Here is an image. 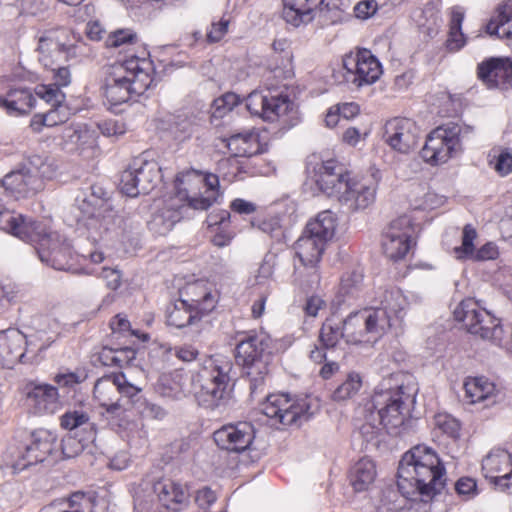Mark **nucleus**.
I'll return each instance as SVG.
<instances>
[{"label":"nucleus","mask_w":512,"mask_h":512,"mask_svg":"<svg viewBox=\"0 0 512 512\" xmlns=\"http://www.w3.org/2000/svg\"><path fill=\"white\" fill-rule=\"evenodd\" d=\"M79 435L75 432L74 435H68L63 438L61 443L62 454L65 458H74L78 456L87 447L89 443L94 441L85 440V435L78 437Z\"/></svg>","instance_id":"603ef678"},{"label":"nucleus","mask_w":512,"mask_h":512,"mask_svg":"<svg viewBox=\"0 0 512 512\" xmlns=\"http://www.w3.org/2000/svg\"><path fill=\"white\" fill-rule=\"evenodd\" d=\"M325 243L305 232L295 243L296 255L304 266L314 267L319 262Z\"/></svg>","instance_id":"f704fd0d"},{"label":"nucleus","mask_w":512,"mask_h":512,"mask_svg":"<svg viewBox=\"0 0 512 512\" xmlns=\"http://www.w3.org/2000/svg\"><path fill=\"white\" fill-rule=\"evenodd\" d=\"M57 436L46 429H38L31 434V443L26 448L25 463L12 465V473L17 474L30 465L43 462L56 447Z\"/></svg>","instance_id":"4be33fe9"},{"label":"nucleus","mask_w":512,"mask_h":512,"mask_svg":"<svg viewBox=\"0 0 512 512\" xmlns=\"http://www.w3.org/2000/svg\"><path fill=\"white\" fill-rule=\"evenodd\" d=\"M138 410L144 418L163 419L166 415L165 410L161 406L146 400L139 403Z\"/></svg>","instance_id":"e2e57ef3"},{"label":"nucleus","mask_w":512,"mask_h":512,"mask_svg":"<svg viewBox=\"0 0 512 512\" xmlns=\"http://www.w3.org/2000/svg\"><path fill=\"white\" fill-rule=\"evenodd\" d=\"M486 32L499 38L512 39V0L497 9V14L486 25Z\"/></svg>","instance_id":"4c0bfd02"},{"label":"nucleus","mask_w":512,"mask_h":512,"mask_svg":"<svg viewBox=\"0 0 512 512\" xmlns=\"http://www.w3.org/2000/svg\"><path fill=\"white\" fill-rule=\"evenodd\" d=\"M62 428L73 431L83 432L85 440L95 441L97 436V426L90 420L89 414L82 409H72L65 412L60 418Z\"/></svg>","instance_id":"7c9ffc66"},{"label":"nucleus","mask_w":512,"mask_h":512,"mask_svg":"<svg viewBox=\"0 0 512 512\" xmlns=\"http://www.w3.org/2000/svg\"><path fill=\"white\" fill-rule=\"evenodd\" d=\"M99 276L106 282L107 288L111 290H117L121 286L122 275L116 268L103 267Z\"/></svg>","instance_id":"774afa93"},{"label":"nucleus","mask_w":512,"mask_h":512,"mask_svg":"<svg viewBox=\"0 0 512 512\" xmlns=\"http://www.w3.org/2000/svg\"><path fill=\"white\" fill-rule=\"evenodd\" d=\"M201 317L202 315L196 313L195 310L180 299L175 303L173 308L169 310L167 323L170 326L181 329L194 324L195 321L199 320Z\"/></svg>","instance_id":"a18cd8bd"},{"label":"nucleus","mask_w":512,"mask_h":512,"mask_svg":"<svg viewBox=\"0 0 512 512\" xmlns=\"http://www.w3.org/2000/svg\"><path fill=\"white\" fill-rule=\"evenodd\" d=\"M227 147L236 156L251 157L262 152L259 134L255 130L243 131L228 138Z\"/></svg>","instance_id":"72a5a7b5"},{"label":"nucleus","mask_w":512,"mask_h":512,"mask_svg":"<svg viewBox=\"0 0 512 512\" xmlns=\"http://www.w3.org/2000/svg\"><path fill=\"white\" fill-rule=\"evenodd\" d=\"M232 362L220 355L210 357L205 361L198 373L199 389L195 396L198 403L211 410L225 407L230 400L229 383Z\"/></svg>","instance_id":"39448f33"},{"label":"nucleus","mask_w":512,"mask_h":512,"mask_svg":"<svg viewBox=\"0 0 512 512\" xmlns=\"http://www.w3.org/2000/svg\"><path fill=\"white\" fill-rule=\"evenodd\" d=\"M306 399H291L287 394H271L262 404V412L283 425H301L311 415Z\"/></svg>","instance_id":"4468645a"},{"label":"nucleus","mask_w":512,"mask_h":512,"mask_svg":"<svg viewBox=\"0 0 512 512\" xmlns=\"http://www.w3.org/2000/svg\"><path fill=\"white\" fill-rule=\"evenodd\" d=\"M376 477L374 462L369 458H362L357 461L349 473L350 484L355 491L361 492L369 488Z\"/></svg>","instance_id":"58836bf2"},{"label":"nucleus","mask_w":512,"mask_h":512,"mask_svg":"<svg viewBox=\"0 0 512 512\" xmlns=\"http://www.w3.org/2000/svg\"><path fill=\"white\" fill-rule=\"evenodd\" d=\"M315 183L318 188L327 196L340 198L344 189L350 180L349 174L345 171L343 165L334 159L323 161L314 169Z\"/></svg>","instance_id":"6ab92c4d"},{"label":"nucleus","mask_w":512,"mask_h":512,"mask_svg":"<svg viewBox=\"0 0 512 512\" xmlns=\"http://www.w3.org/2000/svg\"><path fill=\"white\" fill-rule=\"evenodd\" d=\"M347 80L358 87L376 82L382 74L379 60L367 49L359 50L355 57L344 61Z\"/></svg>","instance_id":"f3484780"},{"label":"nucleus","mask_w":512,"mask_h":512,"mask_svg":"<svg viewBox=\"0 0 512 512\" xmlns=\"http://www.w3.org/2000/svg\"><path fill=\"white\" fill-rule=\"evenodd\" d=\"M56 169L48 157L33 155L3 177L2 187L16 200L29 198L43 189V180L52 178Z\"/></svg>","instance_id":"423d86ee"},{"label":"nucleus","mask_w":512,"mask_h":512,"mask_svg":"<svg viewBox=\"0 0 512 512\" xmlns=\"http://www.w3.org/2000/svg\"><path fill=\"white\" fill-rule=\"evenodd\" d=\"M477 75L488 88L507 89L512 82V61L490 58L478 65Z\"/></svg>","instance_id":"393cba45"},{"label":"nucleus","mask_w":512,"mask_h":512,"mask_svg":"<svg viewBox=\"0 0 512 512\" xmlns=\"http://www.w3.org/2000/svg\"><path fill=\"white\" fill-rule=\"evenodd\" d=\"M485 477L502 492L512 488V454L503 449H493L483 460Z\"/></svg>","instance_id":"aec40b11"},{"label":"nucleus","mask_w":512,"mask_h":512,"mask_svg":"<svg viewBox=\"0 0 512 512\" xmlns=\"http://www.w3.org/2000/svg\"><path fill=\"white\" fill-rule=\"evenodd\" d=\"M28 400L38 413L53 414L60 407L58 390L49 384L35 386L28 393Z\"/></svg>","instance_id":"473e14b6"},{"label":"nucleus","mask_w":512,"mask_h":512,"mask_svg":"<svg viewBox=\"0 0 512 512\" xmlns=\"http://www.w3.org/2000/svg\"><path fill=\"white\" fill-rule=\"evenodd\" d=\"M453 314L455 320L461 322L468 333L500 347L508 345L512 329L506 332L500 321L481 307L475 299L462 300Z\"/></svg>","instance_id":"6e6552de"},{"label":"nucleus","mask_w":512,"mask_h":512,"mask_svg":"<svg viewBox=\"0 0 512 512\" xmlns=\"http://www.w3.org/2000/svg\"><path fill=\"white\" fill-rule=\"evenodd\" d=\"M49 7V0H22L21 9L24 14L37 16Z\"/></svg>","instance_id":"338daca9"},{"label":"nucleus","mask_w":512,"mask_h":512,"mask_svg":"<svg viewBox=\"0 0 512 512\" xmlns=\"http://www.w3.org/2000/svg\"><path fill=\"white\" fill-rule=\"evenodd\" d=\"M93 503L84 493H74L68 500L59 504H51L41 512H92Z\"/></svg>","instance_id":"c03bdc74"},{"label":"nucleus","mask_w":512,"mask_h":512,"mask_svg":"<svg viewBox=\"0 0 512 512\" xmlns=\"http://www.w3.org/2000/svg\"><path fill=\"white\" fill-rule=\"evenodd\" d=\"M46 127H54L65 123L69 118V111L64 103L51 107L49 111L44 113Z\"/></svg>","instance_id":"bf43d9fd"},{"label":"nucleus","mask_w":512,"mask_h":512,"mask_svg":"<svg viewBox=\"0 0 512 512\" xmlns=\"http://www.w3.org/2000/svg\"><path fill=\"white\" fill-rule=\"evenodd\" d=\"M335 228L336 219L333 213L325 210L320 212L315 220L307 224L305 232L326 243L333 237Z\"/></svg>","instance_id":"a19ab883"},{"label":"nucleus","mask_w":512,"mask_h":512,"mask_svg":"<svg viewBox=\"0 0 512 512\" xmlns=\"http://www.w3.org/2000/svg\"><path fill=\"white\" fill-rule=\"evenodd\" d=\"M284 21L293 26L306 25L313 20V11L323 0H282Z\"/></svg>","instance_id":"c756f323"},{"label":"nucleus","mask_w":512,"mask_h":512,"mask_svg":"<svg viewBox=\"0 0 512 512\" xmlns=\"http://www.w3.org/2000/svg\"><path fill=\"white\" fill-rule=\"evenodd\" d=\"M477 237L475 228L467 224L463 228L462 245L454 248L455 258L458 260L486 261L496 259L499 252L498 247L488 242L477 251L474 249V240Z\"/></svg>","instance_id":"a878e982"},{"label":"nucleus","mask_w":512,"mask_h":512,"mask_svg":"<svg viewBox=\"0 0 512 512\" xmlns=\"http://www.w3.org/2000/svg\"><path fill=\"white\" fill-rule=\"evenodd\" d=\"M35 94L51 105V107L56 106L57 104H62L65 100V94L54 84L37 85L35 87Z\"/></svg>","instance_id":"5fc2aeb1"},{"label":"nucleus","mask_w":512,"mask_h":512,"mask_svg":"<svg viewBox=\"0 0 512 512\" xmlns=\"http://www.w3.org/2000/svg\"><path fill=\"white\" fill-rule=\"evenodd\" d=\"M435 425L439 430L452 439H457L460 436V423L456 418L449 414H438L435 417Z\"/></svg>","instance_id":"6e6d98bb"},{"label":"nucleus","mask_w":512,"mask_h":512,"mask_svg":"<svg viewBox=\"0 0 512 512\" xmlns=\"http://www.w3.org/2000/svg\"><path fill=\"white\" fill-rule=\"evenodd\" d=\"M39 62L49 70L63 61V43L50 35L42 36L38 41Z\"/></svg>","instance_id":"e433bc0d"},{"label":"nucleus","mask_w":512,"mask_h":512,"mask_svg":"<svg viewBox=\"0 0 512 512\" xmlns=\"http://www.w3.org/2000/svg\"><path fill=\"white\" fill-rule=\"evenodd\" d=\"M141 391L142 388L129 382L124 373H110L95 382L93 398L105 409L111 425L125 428L127 406L140 401Z\"/></svg>","instance_id":"20e7f679"},{"label":"nucleus","mask_w":512,"mask_h":512,"mask_svg":"<svg viewBox=\"0 0 512 512\" xmlns=\"http://www.w3.org/2000/svg\"><path fill=\"white\" fill-rule=\"evenodd\" d=\"M465 397L469 403L475 404L492 398L495 395V384L485 377L468 378L464 383Z\"/></svg>","instance_id":"ea45409f"},{"label":"nucleus","mask_w":512,"mask_h":512,"mask_svg":"<svg viewBox=\"0 0 512 512\" xmlns=\"http://www.w3.org/2000/svg\"><path fill=\"white\" fill-rule=\"evenodd\" d=\"M246 107L251 114L273 122L292 110L293 103L286 95H265L253 91L246 98Z\"/></svg>","instance_id":"a211bd4d"},{"label":"nucleus","mask_w":512,"mask_h":512,"mask_svg":"<svg viewBox=\"0 0 512 512\" xmlns=\"http://www.w3.org/2000/svg\"><path fill=\"white\" fill-rule=\"evenodd\" d=\"M258 229L268 234L277 243L282 242L285 238V231L278 216H269L260 220Z\"/></svg>","instance_id":"864d4df0"},{"label":"nucleus","mask_w":512,"mask_h":512,"mask_svg":"<svg viewBox=\"0 0 512 512\" xmlns=\"http://www.w3.org/2000/svg\"><path fill=\"white\" fill-rule=\"evenodd\" d=\"M381 304V307L359 310L352 324L366 323L365 335L376 342L389 330L401 329L408 302L400 290H390L385 292Z\"/></svg>","instance_id":"0eeeda50"},{"label":"nucleus","mask_w":512,"mask_h":512,"mask_svg":"<svg viewBox=\"0 0 512 512\" xmlns=\"http://www.w3.org/2000/svg\"><path fill=\"white\" fill-rule=\"evenodd\" d=\"M376 190L377 184L372 179L350 178L338 200L351 210L365 209L375 201Z\"/></svg>","instance_id":"5701e85b"},{"label":"nucleus","mask_w":512,"mask_h":512,"mask_svg":"<svg viewBox=\"0 0 512 512\" xmlns=\"http://www.w3.org/2000/svg\"><path fill=\"white\" fill-rule=\"evenodd\" d=\"M153 490L161 505L168 511L181 512L189 506V492L179 482L168 478L160 479L154 483Z\"/></svg>","instance_id":"b1692460"},{"label":"nucleus","mask_w":512,"mask_h":512,"mask_svg":"<svg viewBox=\"0 0 512 512\" xmlns=\"http://www.w3.org/2000/svg\"><path fill=\"white\" fill-rule=\"evenodd\" d=\"M401 494L411 500L432 499L445 486V468L437 453L425 444H418L401 458L397 472Z\"/></svg>","instance_id":"f257e3e1"},{"label":"nucleus","mask_w":512,"mask_h":512,"mask_svg":"<svg viewBox=\"0 0 512 512\" xmlns=\"http://www.w3.org/2000/svg\"><path fill=\"white\" fill-rule=\"evenodd\" d=\"M192 123L186 117L178 116L174 119L170 126V133L173 135L175 140L184 141L188 139L192 134Z\"/></svg>","instance_id":"13d9d810"},{"label":"nucleus","mask_w":512,"mask_h":512,"mask_svg":"<svg viewBox=\"0 0 512 512\" xmlns=\"http://www.w3.org/2000/svg\"><path fill=\"white\" fill-rule=\"evenodd\" d=\"M275 260L276 256L274 254L267 253L264 256L254 276L255 284L264 285L271 279L274 273Z\"/></svg>","instance_id":"4d7b16f0"},{"label":"nucleus","mask_w":512,"mask_h":512,"mask_svg":"<svg viewBox=\"0 0 512 512\" xmlns=\"http://www.w3.org/2000/svg\"><path fill=\"white\" fill-rule=\"evenodd\" d=\"M26 336L18 329L10 328L0 332V363L12 368L25 356Z\"/></svg>","instance_id":"bb28decb"},{"label":"nucleus","mask_w":512,"mask_h":512,"mask_svg":"<svg viewBox=\"0 0 512 512\" xmlns=\"http://www.w3.org/2000/svg\"><path fill=\"white\" fill-rule=\"evenodd\" d=\"M463 20V10L460 7H454L451 12L449 38L446 41V46L449 51H458L465 44L464 35L461 31Z\"/></svg>","instance_id":"de8ad7c7"},{"label":"nucleus","mask_w":512,"mask_h":512,"mask_svg":"<svg viewBox=\"0 0 512 512\" xmlns=\"http://www.w3.org/2000/svg\"><path fill=\"white\" fill-rule=\"evenodd\" d=\"M161 168L155 160L136 158L120 178V190L129 197L150 193L161 181Z\"/></svg>","instance_id":"f8f14e48"},{"label":"nucleus","mask_w":512,"mask_h":512,"mask_svg":"<svg viewBox=\"0 0 512 512\" xmlns=\"http://www.w3.org/2000/svg\"><path fill=\"white\" fill-rule=\"evenodd\" d=\"M218 447L229 452L241 453L248 449L255 437L254 427L249 422L227 424L213 434Z\"/></svg>","instance_id":"412c9836"},{"label":"nucleus","mask_w":512,"mask_h":512,"mask_svg":"<svg viewBox=\"0 0 512 512\" xmlns=\"http://www.w3.org/2000/svg\"><path fill=\"white\" fill-rule=\"evenodd\" d=\"M63 138L75 148L92 147L96 143V131L86 124L71 125L65 128Z\"/></svg>","instance_id":"37998d69"},{"label":"nucleus","mask_w":512,"mask_h":512,"mask_svg":"<svg viewBox=\"0 0 512 512\" xmlns=\"http://www.w3.org/2000/svg\"><path fill=\"white\" fill-rule=\"evenodd\" d=\"M383 138L394 151L408 154L418 145L420 129L409 118H394L386 122Z\"/></svg>","instance_id":"dca6fc26"},{"label":"nucleus","mask_w":512,"mask_h":512,"mask_svg":"<svg viewBox=\"0 0 512 512\" xmlns=\"http://www.w3.org/2000/svg\"><path fill=\"white\" fill-rule=\"evenodd\" d=\"M359 315V311L351 312L345 318V342L352 345L369 344L373 345L376 343L375 339H368V335H365L366 323L353 324V319Z\"/></svg>","instance_id":"09e8293b"},{"label":"nucleus","mask_w":512,"mask_h":512,"mask_svg":"<svg viewBox=\"0 0 512 512\" xmlns=\"http://www.w3.org/2000/svg\"><path fill=\"white\" fill-rule=\"evenodd\" d=\"M269 337L264 333L249 332L236 346V361L249 378L251 393H255L268 373Z\"/></svg>","instance_id":"9d476101"},{"label":"nucleus","mask_w":512,"mask_h":512,"mask_svg":"<svg viewBox=\"0 0 512 512\" xmlns=\"http://www.w3.org/2000/svg\"><path fill=\"white\" fill-rule=\"evenodd\" d=\"M240 103V97L235 93H225L214 100L213 106L218 116H223Z\"/></svg>","instance_id":"680f3d73"},{"label":"nucleus","mask_w":512,"mask_h":512,"mask_svg":"<svg viewBox=\"0 0 512 512\" xmlns=\"http://www.w3.org/2000/svg\"><path fill=\"white\" fill-rule=\"evenodd\" d=\"M95 56L93 48L83 40L72 44L63 43V60L80 63Z\"/></svg>","instance_id":"8fccbe9b"},{"label":"nucleus","mask_w":512,"mask_h":512,"mask_svg":"<svg viewBox=\"0 0 512 512\" xmlns=\"http://www.w3.org/2000/svg\"><path fill=\"white\" fill-rule=\"evenodd\" d=\"M177 359L182 362L190 363L197 359L199 350L192 344H182L171 349Z\"/></svg>","instance_id":"69168bd1"},{"label":"nucleus","mask_w":512,"mask_h":512,"mask_svg":"<svg viewBox=\"0 0 512 512\" xmlns=\"http://www.w3.org/2000/svg\"><path fill=\"white\" fill-rule=\"evenodd\" d=\"M137 36L129 29H121L111 33L106 39V46L118 48L126 44H132Z\"/></svg>","instance_id":"052dcab7"},{"label":"nucleus","mask_w":512,"mask_h":512,"mask_svg":"<svg viewBox=\"0 0 512 512\" xmlns=\"http://www.w3.org/2000/svg\"><path fill=\"white\" fill-rule=\"evenodd\" d=\"M414 245V227L408 216H401L391 221L383 230L382 250L391 261L397 262L404 259Z\"/></svg>","instance_id":"2eb2a0df"},{"label":"nucleus","mask_w":512,"mask_h":512,"mask_svg":"<svg viewBox=\"0 0 512 512\" xmlns=\"http://www.w3.org/2000/svg\"><path fill=\"white\" fill-rule=\"evenodd\" d=\"M183 207L184 205L176 208L174 204H170L157 211L148 223L150 231L160 236L169 233L174 225L180 221Z\"/></svg>","instance_id":"c9c22d12"},{"label":"nucleus","mask_w":512,"mask_h":512,"mask_svg":"<svg viewBox=\"0 0 512 512\" xmlns=\"http://www.w3.org/2000/svg\"><path fill=\"white\" fill-rule=\"evenodd\" d=\"M345 334V319L336 321L334 318H328L320 329L319 341L325 349L334 348L341 338L345 340Z\"/></svg>","instance_id":"49530a36"},{"label":"nucleus","mask_w":512,"mask_h":512,"mask_svg":"<svg viewBox=\"0 0 512 512\" xmlns=\"http://www.w3.org/2000/svg\"><path fill=\"white\" fill-rule=\"evenodd\" d=\"M455 490L459 495L473 498L478 494L477 484L473 478L462 477L455 483Z\"/></svg>","instance_id":"0e129e2a"},{"label":"nucleus","mask_w":512,"mask_h":512,"mask_svg":"<svg viewBox=\"0 0 512 512\" xmlns=\"http://www.w3.org/2000/svg\"><path fill=\"white\" fill-rule=\"evenodd\" d=\"M181 300L196 313L204 316L216 306V296L203 281L187 284L181 291Z\"/></svg>","instance_id":"c85d7f7f"},{"label":"nucleus","mask_w":512,"mask_h":512,"mask_svg":"<svg viewBox=\"0 0 512 512\" xmlns=\"http://www.w3.org/2000/svg\"><path fill=\"white\" fill-rule=\"evenodd\" d=\"M78 222L82 223L88 230H93L96 234H101L102 230H108L106 216L108 212L107 204L100 198L91 196L89 199H83L78 203Z\"/></svg>","instance_id":"cd10ccee"},{"label":"nucleus","mask_w":512,"mask_h":512,"mask_svg":"<svg viewBox=\"0 0 512 512\" xmlns=\"http://www.w3.org/2000/svg\"><path fill=\"white\" fill-rule=\"evenodd\" d=\"M364 413V423L360 426L358 435L363 439L365 449L369 446L377 447L380 443L381 431L386 426L384 421L376 418L374 411Z\"/></svg>","instance_id":"79ce46f5"},{"label":"nucleus","mask_w":512,"mask_h":512,"mask_svg":"<svg viewBox=\"0 0 512 512\" xmlns=\"http://www.w3.org/2000/svg\"><path fill=\"white\" fill-rule=\"evenodd\" d=\"M0 229L7 231L23 241L37 244V253L42 262L56 270L70 267L72 257L70 243L56 232H49L46 225L25 218L13 211H0Z\"/></svg>","instance_id":"f03ea898"},{"label":"nucleus","mask_w":512,"mask_h":512,"mask_svg":"<svg viewBox=\"0 0 512 512\" xmlns=\"http://www.w3.org/2000/svg\"><path fill=\"white\" fill-rule=\"evenodd\" d=\"M362 386V379L358 373L348 374L346 380L340 384L333 392L334 401H345L358 393Z\"/></svg>","instance_id":"3c124183"},{"label":"nucleus","mask_w":512,"mask_h":512,"mask_svg":"<svg viewBox=\"0 0 512 512\" xmlns=\"http://www.w3.org/2000/svg\"><path fill=\"white\" fill-rule=\"evenodd\" d=\"M177 198L195 210H207L216 200L219 178L214 174L203 175L190 170L179 173L176 178Z\"/></svg>","instance_id":"9b49d317"},{"label":"nucleus","mask_w":512,"mask_h":512,"mask_svg":"<svg viewBox=\"0 0 512 512\" xmlns=\"http://www.w3.org/2000/svg\"><path fill=\"white\" fill-rule=\"evenodd\" d=\"M416 393L414 385L401 383L392 387L382 384L363 411H374L376 418L384 421L387 430L396 428L403 423L408 404L414 401Z\"/></svg>","instance_id":"1a4fd4ad"},{"label":"nucleus","mask_w":512,"mask_h":512,"mask_svg":"<svg viewBox=\"0 0 512 512\" xmlns=\"http://www.w3.org/2000/svg\"><path fill=\"white\" fill-rule=\"evenodd\" d=\"M460 132V127L454 124L434 129L421 150L422 159L431 165L447 162L460 150Z\"/></svg>","instance_id":"ddd939ff"},{"label":"nucleus","mask_w":512,"mask_h":512,"mask_svg":"<svg viewBox=\"0 0 512 512\" xmlns=\"http://www.w3.org/2000/svg\"><path fill=\"white\" fill-rule=\"evenodd\" d=\"M151 63L145 58L132 57L104 69L103 95L113 105L127 102L132 95L143 94L152 84Z\"/></svg>","instance_id":"7ed1b4c3"},{"label":"nucleus","mask_w":512,"mask_h":512,"mask_svg":"<svg viewBox=\"0 0 512 512\" xmlns=\"http://www.w3.org/2000/svg\"><path fill=\"white\" fill-rule=\"evenodd\" d=\"M35 103V97L25 88L11 89L6 96H0V107L11 116L29 113Z\"/></svg>","instance_id":"2f4dec72"}]
</instances>
